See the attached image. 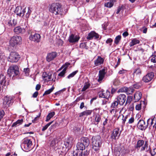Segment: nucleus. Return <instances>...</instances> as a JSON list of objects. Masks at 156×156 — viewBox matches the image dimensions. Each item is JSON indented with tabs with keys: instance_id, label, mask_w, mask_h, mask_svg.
I'll return each mask as SVG.
<instances>
[{
	"instance_id": "obj_1",
	"label": "nucleus",
	"mask_w": 156,
	"mask_h": 156,
	"mask_svg": "<svg viewBox=\"0 0 156 156\" xmlns=\"http://www.w3.org/2000/svg\"><path fill=\"white\" fill-rule=\"evenodd\" d=\"M49 11L55 15L59 14L61 15L65 14L63 11L62 5L58 3H53L51 4L49 8Z\"/></svg>"
},
{
	"instance_id": "obj_2",
	"label": "nucleus",
	"mask_w": 156,
	"mask_h": 156,
	"mask_svg": "<svg viewBox=\"0 0 156 156\" xmlns=\"http://www.w3.org/2000/svg\"><path fill=\"white\" fill-rule=\"evenodd\" d=\"M148 145L147 141L144 142L143 140H139L137 142L135 148L138 151L142 152L145 151L147 152H150V146L148 147Z\"/></svg>"
},
{
	"instance_id": "obj_3",
	"label": "nucleus",
	"mask_w": 156,
	"mask_h": 156,
	"mask_svg": "<svg viewBox=\"0 0 156 156\" xmlns=\"http://www.w3.org/2000/svg\"><path fill=\"white\" fill-rule=\"evenodd\" d=\"M93 149L98 152L101 144V137L99 136H94L92 139Z\"/></svg>"
},
{
	"instance_id": "obj_4",
	"label": "nucleus",
	"mask_w": 156,
	"mask_h": 156,
	"mask_svg": "<svg viewBox=\"0 0 156 156\" xmlns=\"http://www.w3.org/2000/svg\"><path fill=\"white\" fill-rule=\"evenodd\" d=\"M21 147L23 151H28L33 148L32 142L29 139H24L21 144Z\"/></svg>"
},
{
	"instance_id": "obj_5",
	"label": "nucleus",
	"mask_w": 156,
	"mask_h": 156,
	"mask_svg": "<svg viewBox=\"0 0 156 156\" xmlns=\"http://www.w3.org/2000/svg\"><path fill=\"white\" fill-rule=\"evenodd\" d=\"M19 69L16 65H12L8 70V74L10 76L14 77L20 74Z\"/></svg>"
},
{
	"instance_id": "obj_6",
	"label": "nucleus",
	"mask_w": 156,
	"mask_h": 156,
	"mask_svg": "<svg viewBox=\"0 0 156 156\" xmlns=\"http://www.w3.org/2000/svg\"><path fill=\"white\" fill-rule=\"evenodd\" d=\"M22 38L21 37L17 35L13 36L11 38L9 41V45L13 47L19 44Z\"/></svg>"
},
{
	"instance_id": "obj_7",
	"label": "nucleus",
	"mask_w": 156,
	"mask_h": 156,
	"mask_svg": "<svg viewBox=\"0 0 156 156\" xmlns=\"http://www.w3.org/2000/svg\"><path fill=\"white\" fill-rule=\"evenodd\" d=\"M20 58L17 53L16 52H11L8 58V61L11 62H17Z\"/></svg>"
},
{
	"instance_id": "obj_8",
	"label": "nucleus",
	"mask_w": 156,
	"mask_h": 156,
	"mask_svg": "<svg viewBox=\"0 0 156 156\" xmlns=\"http://www.w3.org/2000/svg\"><path fill=\"white\" fill-rule=\"evenodd\" d=\"M14 97L12 96H5L4 99L3 105L6 108L9 106L13 102Z\"/></svg>"
},
{
	"instance_id": "obj_9",
	"label": "nucleus",
	"mask_w": 156,
	"mask_h": 156,
	"mask_svg": "<svg viewBox=\"0 0 156 156\" xmlns=\"http://www.w3.org/2000/svg\"><path fill=\"white\" fill-rule=\"evenodd\" d=\"M107 73V69L106 67H104L103 69L99 71L98 76V78L97 79V81L98 82H101Z\"/></svg>"
},
{
	"instance_id": "obj_10",
	"label": "nucleus",
	"mask_w": 156,
	"mask_h": 156,
	"mask_svg": "<svg viewBox=\"0 0 156 156\" xmlns=\"http://www.w3.org/2000/svg\"><path fill=\"white\" fill-rule=\"evenodd\" d=\"M147 122L149 126V129H151L152 127L154 131L156 130V118L154 117L153 119H149L147 120Z\"/></svg>"
},
{
	"instance_id": "obj_11",
	"label": "nucleus",
	"mask_w": 156,
	"mask_h": 156,
	"mask_svg": "<svg viewBox=\"0 0 156 156\" xmlns=\"http://www.w3.org/2000/svg\"><path fill=\"white\" fill-rule=\"evenodd\" d=\"M98 94L99 97L105 98L108 100L110 97V92L108 90L106 91L101 90L98 92Z\"/></svg>"
},
{
	"instance_id": "obj_12",
	"label": "nucleus",
	"mask_w": 156,
	"mask_h": 156,
	"mask_svg": "<svg viewBox=\"0 0 156 156\" xmlns=\"http://www.w3.org/2000/svg\"><path fill=\"white\" fill-rule=\"evenodd\" d=\"M115 100L119 102V105H122L126 101V96L124 94H120L117 97Z\"/></svg>"
},
{
	"instance_id": "obj_13",
	"label": "nucleus",
	"mask_w": 156,
	"mask_h": 156,
	"mask_svg": "<svg viewBox=\"0 0 156 156\" xmlns=\"http://www.w3.org/2000/svg\"><path fill=\"white\" fill-rule=\"evenodd\" d=\"M79 39L80 37L79 36L72 34L69 35L68 39V41L70 43L74 44L77 42Z\"/></svg>"
},
{
	"instance_id": "obj_14",
	"label": "nucleus",
	"mask_w": 156,
	"mask_h": 156,
	"mask_svg": "<svg viewBox=\"0 0 156 156\" xmlns=\"http://www.w3.org/2000/svg\"><path fill=\"white\" fill-rule=\"evenodd\" d=\"M119 128L115 129L112 134L111 138L114 140L118 139L120 135V132H119Z\"/></svg>"
},
{
	"instance_id": "obj_15",
	"label": "nucleus",
	"mask_w": 156,
	"mask_h": 156,
	"mask_svg": "<svg viewBox=\"0 0 156 156\" xmlns=\"http://www.w3.org/2000/svg\"><path fill=\"white\" fill-rule=\"evenodd\" d=\"M51 74L49 73H48L46 72H44L42 74V77L44 82H48L51 80L55 81V79L54 80L53 79H52L51 80Z\"/></svg>"
},
{
	"instance_id": "obj_16",
	"label": "nucleus",
	"mask_w": 156,
	"mask_h": 156,
	"mask_svg": "<svg viewBox=\"0 0 156 156\" xmlns=\"http://www.w3.org/2000/svg\"><path fill=\"white\" fill-rule=\"evenodd\" d=\"M78 151L76 150L74 151L73 153L74 156H86L89 154V152L87 151L81 150Z\"/></svg>"
},
{
	"instance_id": "obj_17",
	"label": "nucleus",
	"mask_w": 156,
	"mask_h": 156,
	"mask_svg": "<svg viewBox=\"0 0 156 156\" xmlns=\"http://www.w3.org/2000/svg\"><path fill=\"white\" fill-rule=\"evenodd\" d=\"M154 76V73L151 72L144 76L143 78V80L145 82H148L152 80Z\"/></svg>"
},
{
	"instance_id": "obj_18",
	"label": "nucleus",
	"mask_w": 156,
	"mask_h": 156,
	"mask_svg": "<svg viewBox=\"0 0 156 156\" xmlns=\"http://www.w3.org/2000/svg\"><path fill=\"white\" fill-rule=\"evenodd\" d=\"M148 126V124H146L145 121L143 120H140L137 125L138 128L141 130L145 129Z\"/></svg>"
},
{
	"instance_id": "obj_19",
	"label": "nucleus",
	"mask_w": 156,
	"mask_h": 156,
	"mask_svg": "<svg viewBox=\"0 0 156 156\" xmlns=\"http://www.w3.org/2000/svg\"><path fill=\"white\" fill-rule=\"evenodd\" d=\"M6 78L3 74H0V91L3 90V86H5Z\"/></svg>"
},
{
	"instance_id": "obj_20",
	"label": "nucleus",
	"mask_w": 156,
	"mask_h": 156,
	"mask_svg": "<svg viewBox=\"0 0 156 156\" xmlns=\"http://www.w3.org/2000/svg\"><path fill=\"white\" fill-rule=\"evenodd\" d=\"M40 35L37 34H31L29 36V39L30 40L38 42L40 41Z\"/></svg>"
},
{
	"instance_id": "obj_21",
	"label": "nucleus",
	"mask_w": 156,
	"mask_h": 156,
	"mask_svg": "<svg viewBox=\"0 0 156 156\" xmlns=\"http://www.w3.org/2000/svg\"><path fill=\"white\" fill-rule=\"evenodd\" d=\"M32 9L29 7H26L23 9V17L24 16L27 18H28L32 12Z\"/></svg>"
},
{
	"instance_id": "obj_22",
	"label": "nucleus",
	"mask_w": 156,
	"mask_h": 156,
	"mask_svg": "<svg viewBox=\"0 0 156 156\" xmlns=\"http://www.w3.org/2000/svg\"><path fill=\"white\" fill-rule=\"evenodd\" d=\"M99 35L95 32L94 31H92L90 33L87 37L88 40H90L92 39L93 38L95 39H98L99 37Z\"/></svg>"
},
{
	"instance_id": "obj_23",
	"label": "nucleus",
	"mask_w": 156,
	"mask_h": 156,
	"mask_svg": "<svg viewBox=\"0 0 156 156\" xmlns=\"http://www.w3.org/2000/svg\"><path fill=\"white\" fill-rule=\"evenodd\" d=\"M104 59L100 56H98L97 58L94 60V64L95 66H98L103 64Z\"/></svg>"
},
{
	"instance_id": "obj_24",
	"label": "nucleus",
	"mask_w": 156,
	"mask_h": 156,
	"mask_svg": "<svg viewBox=\"0 0 156 156\" xmlns=\"http://www.w3.org/2000/svg\"><path fill=\"white\" fill-rule=\"evenodd\" d=\"M57 55V54L55 52H53L48 53L46 57L47 60L48 62H50L55 58Z\"/></svg>"
},
{
	"instance_id": "obj_25",
	"label": "nucleus",
	"mask_w": 156,
	"mask_h": 156,
	"mask_svg": "<svg viewBox=\"0 0 156 156\" xmlns=\"http://www.w3.org/2000/svg\"><path fill=\"white\" fill-rule=\"evenodd\" d=\"M15 12L17 16L23 17V9H22V7L18 6L16 8Z\"/></svg>"
},
{
	"instance_id": "obj_26",
	"label": "nucleus",
	"mask_w": 156,
	"mask_h": 156,
	"mask_svg": "<svg viewBox=\"0 0 156 156\" xmlns=\"http://www.w3.org/2000/svg\"><path fill=\"white\" fill-rule=\"evenodd\" d=\"M14 32L17 34H24L25 32V29L22 28L20 26H19L14 28Z\"/></svg>"
},
{
	"instance_id": "obj_27",
	"label": "nucleus",
	"mask_w": 156,
	"mask_h": 156,
	"mask_svg": "<svg viewBox=\"0 0 156 156\" xmlns=\"http://www.w3.org/2000/svg\"><path fill=\"white\" fill-rule=\"evenodd\" d=\"M7 24L9 27H13L17 24V22L14 19H11L8 20Z\"/></svg>"
},
{
	"instance_id": "obj_28",
	"label": "nucleus",
	"mask_w": 156,
	"mask_h": 156,
	"mask_svg": "<svg viewBox=\"0 0 156 156\" xmlns=\"http://www.w3.org/2000/svg\"><path fill=\"white\" fill-rule=\"evenodd\" d=\"M142 96V93L140 92H137L134 95V98L135 102L138 101L141 98Z\"/></svg>"
},
{
	"instance_id": "obj_29",
	"label": "nucleus",
	"mask_w": 156,
	"mask_h": 156,
	"mask_svg": "<svg viewBox=\"0 0 156 156\" xmlns=\"http://www.w3.org/2000/svg\"><path fill=\"white\" fill-rule=\"evenodd\" d=\"M80 142L86 147H87L89 144V139L87 137H82L81 138Z\"/></svg>"
},
{
	"instance_id": "obj_30",
	"label": "nucleus",
	"mask_w": 156,
	"mask_h": 156,
	"mask_svg": "<svg viewBox=\"0 0 156 156\" xmlns=\"http://www.w3.org/2000/svg\"><path fill=\"white\" fill-rule=\"evenodd\" d=\"M92 112V110H87L84 111L83 112L80 113L79 114V116L80 117L83 116L84 115H90Z\"/></svg>"
},
{
	"instance_id": "obj_31",
	"label": "nucleus",
	"mask_w": 156,
	"mask_h": 156,
	"mask_svg": "<svg viewBox=\"0 0 156 156\" xmlns=\"http://www.w3.org/2000/svg\"><path fill=\"white\" fill-rule=\"evenodd\" d=\"M86 147L81 142L77 143L76 145V147L78 151L79 150H83L85 149V147Z\"/></svg>"
},
{
	"instance_id": "obj_32",
	"label": "nucleus",
	"mask_w": 156,
	"mask_h": 156,
	"mask_svg": "<svg viewBox=\"0 0 156 156\" xmlns=\"http://www.w3.org/2000/svg\"><path fill=\"white\" fill-rule=\"evenodd\" d=\"M139 43L140 41L138 40L136 38H134L130 42L129 44V46L130 47H132L136 44H139Z\"/></svg>"
},
{
	"instance_id": "obj_33",
	"label": "nucleus",
	"mask_w": 156,
	"mask_h": 156,
	"mask_svg": "<svg viewBox=\"0 0 156 156\" xmlns=\"http://www.w3.org/2000/svg\"><path fill=\"white\" fill-rule=\"evenodd\" d=\"M55 114V112H53L49 113L47 116L45 121L47 122L49 121L50 119L54 116Z\"/></svg>"
},
{
	"instance_id": "obj_34",
	"label": "nucleus",
	"mask_w": 156,
	"mask_h": 156,
	"mask_svg": "<svg viewBox=\"0 0 156 156\" xmlns=\"http://www.w3.org/2000/svg\"><path fill=\"white\" fill-rule=\"evenodd\" d=\"M101 120V116L100 115L98 114H97L95 115V122H97L96 123L95 122L94 123L95 124L97 125L98 123L100 122Z\"/></svg>"
},
{
	"instance_id": "obj_35",
	"label": "nucleus",
	"mask_w": 156,
	"mask_h": 156,
	"mask_svg": "<svg viewBox=\"0 0 156 156\" xmlns=\"http://www.w3.org/2000/svg\"><path fill=\"white\" fill-rule=\"evenodd\" d=\"M119 104V102H118L116 100H115L112 103L111 107L112 108H116Z\"/></svg>"
},
{
	"instance_id": "obj_36",
	"label": "nucleus",
	"mask_w": 156,
	"mask_h": 156,
	"mask_svg": "<svg viewBox=\"0 0 156 156\" xmlns=\"http://www.w3.org/2000/svg\"><path fill=\"white\" fill-rule=\"evenodd\" d=\"M141 74V71L140 69L138 68L134 70L133 74L134 76L140 75Z\"/></svg>"
},
{
	"instance_id": "obj_37",
	"label": "nucleus",
	"mask_w": 156,
	"mask_h": 156,
	"mask_svg": "<svg viewBox=\"0 0 156 156\" xmlns=\"http://www.w3.org/2000/svg\"><path fill=\"white\" fill-rule=\"evenodd\" d=\"M90 84L89 83H86L84 84L83 87L82 88L81 91H84L88 88L90 86Z\"/></svg>"
},
{
	"instance_id": "obj_38",
	"label": "nucleus",
	"mask_w": 156,
	"mask_h": 156,
	"mask_svg": "<svg viewBox=\"0 0 156 156\" xmlns=\"http://www.w3.org/2000/svg\"><path fill=\"white\" fill-rule=\"evenodd\" d=\"M151 62L155 63L156 62V51L151 56Z\"/></svg>"
},
{
	"instance_id": "obj_39",
	"label": "nucleus",
	"mask_w": 156,
	"mask_h": 156,
	"mask_svg": "<svg viewBox=\"0 0 156 156\" xmlns=\"http://www.w3.org/2000/svg\"><path fill=\"white\" fill-rule=\"evenodd\" d=\"M54 88H55L53 86H52L51 89L46 91L44 92V93L43 94V95L44 96L45 95H48V94H50L51 93L53 90Z\"/></svg>"
},
{
	"instance_id": "obj_40",
	"label": "nucleus",
	"mask_w": 156,
	"mask_h": 156,
	"mask_svg": "<svg viewBox=\"0 0 156 156\" xmlns=\"http://www.w3.org/2000/svg\"><path fill=\"white\" fill-rule=\"evenodd\" d=\"M144 103V101H140V103L137 105L136 107V110L139 111L141 110V105L143 104Z\"/></svg>"
},
{
	"instance_id": "obj_41",
	"label": "nucleus",
	"mask_w": 156,
	"mask_h": 156,
	"mask_svg": "<svg viewBox=\"0 0 156 156\" xmlns=\"http://www.w3.org/2000/svg\"><path fill=\"white\" fill-rule=\"evenodd\" d=\"M134 90L133 87H127L126 93L128 94H131L133 92Z\"/></svg>"
},
{
	"instance_id": "obj_42",
	"label": "nucleus",
	"mask_w": 156,
	"mask_h": 156,
	"mask_svg": "<svg viewBox=\"0 0 156 156\" xmlns=\"http://www.w3.org/2000/svg\"><path fill=\"white\" fill-rule=\"evenodd\" d=\"M114 4V3H113V2H108L105 3V6L107 7L111 8L113 6Z\"/></svg>"
},
{
	"instance_id": "obj_43",
	"label": "nucleus",
	"mask_w": 156,
	"mask_h": 156,
	"mask_svg": "<svg viewBox=\"0 0 156 156\" xmlns=\"http://www.w3.org/2000/svg\"><path fill=\"white\" fill-rule=\"evenodd\" d=\"M53 121H52L47 123L46 125H45L43 127L42 130V131H44L46 130L48 127L49 126L53 123Z\"/></svg>"
},
{
	"instance_id": "obj_44",
	"label": "nucleus",
	"mask_w": 156,
	"mask_h": 156,
	"mask_svg": "<svg viewBox=\"0 0 156 156\" xmlns=\"http://www.w3.org/2000/svg\"><path fill=\"white\" fill-rule=\"evenodd\" d=\"M78 72V70H76L75 71L73 72V73L69 75L68 76L67 78L69 79L71 77H73Z\"/></svg>"
},
{
	"instance_id": "obj_45",
	"label": "nucleus",
	"mask_w": 156,
	"mask_h": 156,
	"mask_svg": "<svg viewBox=\"0 0 156 156\" xmlns=\"http://www.w3.org/2000/svg\"><path fill=\"white\" fill-rule=\"evenodd\" d=\"M127 89V87H124L121 88L118 90V92L120 93L126 92V93Z\"/></svg>"
},
{
	"instance_id": "obj_46",
	"label": "nucleus",
	"mask_w": 156,
	"mask_h": 156,
	"mask_svg": "<svg viewBox=\"0 0 156 156\" xmlns=\"http://www.w3.org/2000/svg\"><path fill=\"white\" fill-rule=\"evenodd\" d=\"M121 36L118 35V36H117L116 37V38H115V44H118L119 43V41L121 40Z\"/></svg>"
},
{
	"instance_id": "obj_47",
	"label": "nucleus",
	"mask_w": 156,
	"mask_h": 156,
	"mask_svg": "<svg viewBox=\"0 0 156 156\" xmlns=\"http://www.w3.org/2000/svg\"><path fill=\"white\" fill-rule=\"evenodd\" d=\"M66 69L64 68L63 70L58 74V76H64L66 72Z\"/></svg>"
},
{
	"instance_id": "obj_48",
	"label": "nucleus",
	"mask_w": 156,
	"mask_h": 156,
	"mask_svg": "<svg viewBox=\"0 0 156 156\" xmlns=\"http://www.w3.org/2000/svg\"><path fill=\"white\" fill-rule=\"evenodd\" d=\"M150 152H147L150 153L151 154L152 156H153L156 154V148L154 149L152 151L151 150V147H150Z\"/></svg>"
},
{
	"instance_id": "obj_49",
	"label": "nucleus",
	"mask_w": 156,
	"mask_h": 156,
	"mask_svg": "<svg viewBox=\"0 0 156 156\" xmlns=\"http://www.w3.org/2000/svg\"><path fill=\"white\" fill-rule=\"evenodd\" d=\"M56 145V141L55 139L52 140L50 143V145L51 147H54Z\"/></svg>"
},
{
	"instance_id": "obj_50",
	"label": "nucleus",
	"mask_w": 156,
	"mask_h": 156,
	"mask_svg": "<svg viewBox=\"0 0 156 156\" xmlns=\"http://www.w3.org/2000/svg\"><path fill=\"white\" fill-rule=\"evenodd\" d=\"M30 69L28 68H24V72L26 76H27L29 75Z\"/></svg>"
},
{
	"instance_id": "obj_51",
	"label": "nucleus",
	"mask_w": 156,
	"mask_h": 156,
	"mask_svg": "<svg viewBox=\"0 0 156 156\" xmlns=\"http://www.w3.org/2000/svg\"><path fill=\"white\" fill-rule=\"evenodd\" d=\"M5 112L4 110H0V119H1L5 115Z\"/></svg>"
},
{
	"instance_id": "obj_52",
	"label": "nucleus",
	"mask_w": 156,
	"mask_h": 156,
	"mask_svg": "<svg viewBox=\"0 0 156 156\" xmlns=\"http://www.w3.org/2000/svg\"><path fill=\"white\" fill-rule=\"evenodd\" d=\"M140 87V84L139 83H136L133 85V87L135 89H139Z\"/></svg>"
},
{
	"instance_id": "obj_53",
	"label": "nucleus",
	"mask_w": 156,
	"mask_h": 156,
	"mask_svg": "<svg viewBox=\"0 0 156 156\" xmlns=\"http://www.w3.org/2000/svg\"><path fill=\"white\" fill-rule=\"evenodd\" d=\"M57 124L58 123L57 122H55V124L52 125L49 128L50 130H51V129H55L57 126Z\"/></svg>"
},
{
	"instance_id": "obj_54",
	"label": "nucleus",
	"mask_w": 156,
	"mask_h": 156,
	"mask_svg": "<svg viewBox=\"0 0 156 156\" xmlns=\"http://www.w3.org/2000/svg\"><path fill=\"white\" fill-rule=\"evenodd\" d=\"M112 40L111 38H108L106 40V43L107 44H109L110 45H111L112 44Z\"/></svg>"
},
{
	"instance_id": "obj_55",
	"label": "nucleus",
	"mask_w": 156,
	"mask_h": 156,
	"mask_svg": "<svg viewBox=\"0 0 156 156\" xmlns=\"http://www.w3.org/2000/svg\"><path fill=\"white\" fill-rule=\"evenodd\" d=\"M134 119L133 117H131L129 119L128 123L129 124H131L134 122Z\"/></svg>"
},
{
	"instance_id": "obj_56",
	"label": "nucleus",
	"mask_w": 156,
	"mask_h": 156,
	"mask_svg": "<svg viewBox=\"0 0 156 156\" xmlns=\"http://www.w3.org/2000/svg\"><path fill=\"white\" fill-rule=\"evenodd\" d=\"M70 64L69 63H66L64 65H63L62 67L66 69V70L67 68L68 67V66L70 65Z\"/></svg>"
},
{
	"instance_id": "obj_57",
	"label": "nucleus",
	"mask_w": 156,
	"mask_h": 156,
	"mask_svg": "<svg viewBox=\"0 0 156 156\" xmlns=\"http://www.w3.org/2000/svg\"><path fill=\"white\" fill-rule=\"evenodd\" d=\"M65 145L67 147H70L71 146V142H70L67 141L65 144Z\"/></svg>"
},
{
	"instance_id": "obj_58",
	"label": "nucleus",
	"mask_w": 156,
	"mask_h": 156,
	"mask_svg": "<svg viewBox=\"0 0 156 156\" xmlns=\"http://www.w3.org/2000/svg\"><path fill=\"white\" fill-rule=\"evenodd\" d=\"M23 122V120L22 119H19L16 121V123L18 125L21 124Z\"/></svg>"
},
{
	"instance_id": "obj_59",
	"label": "nucleus",
	"mask_w": 156,
	"mask_h": 156,
	"mask_svg": "<svg viewBox=\"0 0 156 156\" xmlns=\"http://www.w3.org/2000/svg\"><path fill=\"white\" fill-rule=\"evenodd\" d=\"M126 71L124 69H122V70H120L119 72V74H123L125 73V72Z\"/></svg>"
},
{
	"instance_id": "obj_60",
	"label": "nucleus",
	"mask_w": 156,
	"mask_h": 156,
	"mask_svg": "<svg viewBox=\"0 0 156 156\" xmlns=\"http://www.w3.org/2000/svg\"><path fill=\"white\" fill-rule=\"evenodd\" d=\"M122 7L121 6H119L118 7L117 11L116 12V14H118L119 12L122 9Z\"/></svg>"
},
{
	"instance_id": "obj_61",
	"label": "nucleus",
	"mask_w": 156,
	"mask_h": 156,
	"mask_svg": "<svg viewBox=\"0 0 156 156\" xmlns=\"http://www.w3.org/2000/svg\"><path fill=\"white\" fill-rule=\"evenodd\" d=\"M3 53L1 51L0 49V59H1L4 58V55H3Z\"/></svg>"
},
{
	"instance_id": "obj_62",
	"label": "nucleus",
	"mask_w": 156,
	"mask_h": 156,
	"mask_svg": "<svg viewBox=\"0 0 156 156\" xmlns=\"http://www.w3.org/2000/svg\"><path fill=\"white\" fill-rule=\"evenodd\" d=\"M41 86V85L40 84H37L36 87V89L37 90H39L40 89Z\"/></svg>"
},
{
	"instance_id": "obj_63",
	"label": "nucleus",
	"mask_w": 156,
	"mask_h": 156,
	"mask_svg": "<svg viewBox=\"0 0 156 156\" xmlns=\"http://www.w3.org/2000/svg\"><path fill=\"white\" fill-rule=\"evenodd\" d=\"M128 35V33L127 32L125 31L122 34V35L124 37H126Z\"/></svg>"
},
{
	"instance_id": "obj_64",
	"label": "nucleus",
	"mask_w": 156,
	"mask_h": 156,
	"mask_svg": "<svg viewBox=\"0 0 156 156\" xmlns=\"http://www.w3.org/2000/svg\"><path fill=\"white\" fill-rule=\"evenodd\" d=\"M38 94V92L37 91H36L35 93H34L33 94V97L34 98H36L37 97Z\"/></svg>"
}]
</instances>
